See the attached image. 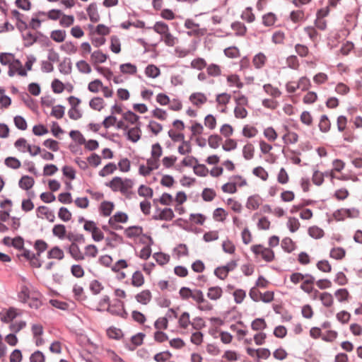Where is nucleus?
<instances>
[{"instance_id": "5", "label": "nucleus", "mask_w": 362, "mask_h": 362, "mask_svg": "<svg viewBox=\"0 0 362 362\" xmlns=\"http://www.w3.org/2000/svg\"><path fill=\"white\" fill-rule=\"evenodd\" d=\"M119 303L121 304V308L120 309H116L115 305H109V307L106 309L107 312L110 313L112 315L115 316H119L123 319H127L128 317V313L125 310L124 303L119 300Z\"/></svg>"}, {"instance_id": "56", "label": "nucleus", "mask_w": 362, "mask_h": 362, "mask_svg": "<svg viewBox=\"0 0 362 362\" xmlns=\"http://www.w3.org/2000/svg\"><path fill=\"white\" fill-rule=\"evenodd\" d=\"M71 216V213L66 207L62 206L59 208L58 211V217L63 221L67 222L70 221Z\"/></svg>"}, {"instance_id": "51", "label": "nucleus", "mask_w": 362, "mask_h": 362, "mask_svg": "<svg viewBox=\"0 0 362 362\" xmlns=\"http://www.w3.org/2000/svg\"><path fill=\"white\" fill-rule=\"evenodd\" d=\"M334 296L337 297L338 301L341 303L348 300L349 293L346 288H339L335 291Z\"/></svg>"}, {"instance_id": "2", "label": "nucleus", "mask_w": 362, "mask_h": 362, "mask_svg": "<svg viewBox=\"0 0 362 362\" xmlns=\"http://www.w3.org/2000/svg\"><path fill=\"white\" fill-rule=\"evenodd\" d=\"M68 100L70 105H71V108L68 111V115L69 118L74 120H77L81 118L82 113L78 109L76 108V107L81 103V99L71 95L68 98Z\"/></svg>"}, {"instance_id": "16", "label": "nucleus", "mask_w": 362, "mask_h": 362, "mask_svg": "<svg viewBox=\"0 0 362 362\" xmlns=\"http://www.w3.org/2000/svg\"><path fill=\"white\" fill-rule=\"evenodd\" d=\"M22 38L25 41L24 46L28 47L32 46L35 42L37 41V37L33 35L30 31L26 33H21Z\"/></svg>"}, {"instance_id": "57", "label": "nucleus", "mask_w": 362, "mask_h": 362, "mask_svg": "<svg viewBox=\"0 0 362 362\" xmlns=\"http://www.w3.org/2000/svg\"><path fill=\"white\" fill-rule=\"evenodd\" d=\"M160 40H163L165 44L169 47L174 46L178 42V39L174 37L169 31L166 33Z\"/></svg>"}, {"instance_id": "12", "label": "nucleus", "mask_w": 362, "mask_h": 362, "mask_svg": "<svg viewBox=\"0 0 362 362\" xmlns=\"http://www.w3.org/2000/svg\"><path fill=\"white\" fill-rule=\"evenodd\" d=\"M59 72L64 75L70 74L72 70V63L70 58L65 57L59 64Z\"/></svg>"}, {"instance_id": "36", "label": "nucleus", "mask_w": 362, "mask_h": 362, "mask_svg": "<svg viewBox=\"0 0 362 362\" xmlns=\"http://www.w3.org/2000/svg\"><path fill=\"white\" fill-rule=\"evenodd\" d=\"M89 106L98 111H100L104 107V100L100 97H95L89 102Z\"/></svg>"}, {"instance_id": "49", "label": "nucleus", "mask_w": 362, "mask_h": 362, "mask_svg": "<svg viewBox=\"0 0 362 362\" xmlns=\"http://www.w3.org/2000/svg\"><path fill=\"white\" fill-rule=\"evenodd\" d=\"M14 124L17 129L24 131L27 129L28 124L25 119L21 116L16 115L13 118Z\"/></svg>"}, {"instance_id": "44", "label": "nucleus", "mask_w": 362, "mask_h": 362, "mask_svg": "<svg viewBox=\"0 0 362 362\" xmlns=\"http://www.w3.org/2000/svg\"><path fill=\"white\" fill-rule=\"evenodd\" d=\"M264 90L269 95L274 98H279L281 95V92L278 88L273 87L271 84L267 83L263 86Z\"/></svg>"}, {"instance_id": "38", "label": "nucleus", "mask_w": 362, "mask_h": 362, "mask_svg": "<svg viewBox=\"0 0 362 362\" xmlns=\"http://www.w3.org/2000/svg\"><path fill=\"white\" fill-rule=\"evenodd\" d=\"M50 37L56 42H62L66 38V31L64 30H54L51 32Z\"/></svg>"}, {"instance_id": "19", "label": "nucleus", "mask_w": 362, "mask_h": 362, "mask_svg": "<svg viewBox=\"0 0 362 362\" xmlns=\"http://www.w3.org/2000/svg\"><path fill=\"white\" fill-rule=\"evenodd\" d=\"M266 61L267 57L265 54L262 52H259L254 56L252 63L256 69H260L264 66Z\"/></svg>"}, {"instance_id": "23", "label": "nucleus", "mask_w": 362, "mask_h": 362, "mask_svg": "<svg viewBox=\"0 0 362 362\" xmlns=\"http://www.w3.org/2000/svg\"><path fill=\"white\" fill-rule=\"evenodd\" d=\"M30 292L29 288L26 285H23L21 287V290L18 293V300L23 303H25L30 299Z\"/></svg>"}, {"instance_id": "61", "label": "nucleus", "mask_w": 362, "mask_h": 362, "mask_svg": "<svg viewBox=\"0 0 362 362\" xmlns=\"http://www.w3.org/2000/svg\"><path fill=\"white\" fill-rule=\"evenodd\" d=\"M89 288L93 295L99 294L101 292V291L103 290L104 288L102 284L96 279L93 280L90 283Z\"/></svg>"}, {"instance_id": "41", "label": "nucleus", "mask_w": 362, "mask_h": 362, "mask_svg": "<svg viewBox=\"0 0 362 362\" xmlns=\"http://www.w3.org/2000/svg\"><path fill=\"white\" fill-rule=\"evenodd\" d=\"M320 300L322 305L327 308L331 307L334 301L332 295L328 292L322 293L320 296Z\"/></svg>"}, {"instance_id": "20", "label": "nucleus", "mask_w": 362, "mask_h": 362, "mask_svg": "<svg viewBox=\"0 0 362 362\" xmlns=\"http://www.w3.org/2000/svg\"><path fill=\"white\" fill-rule=\"evenodd\" d=\"M153 29L156 33L164 35L169 31L168 25L162 21L156 22L153 27H148V29Z\"/></svg>"}, {"instance_id": "46", "label": "nucleus", "mask_w": 362, "mask_h": 362, "mask_svg": "<svg viewBox=\"0 0 362 362\" xmlns=\"http://www.w3.org/2000/svg\"><path fill=\"white\" fill-rule=\"evenodd\" d=\"M138 194L140 197L151 198L153 195V191L150 187L141 185L138 189Z\"/></svg>"}, {"instance_id": "15", "label": "nucleus", "mask_w": 362, "mask_h": 362, "mask_svg": "<svg viewBox=\"0 0 362 362\" xmlns=\"http://www.w3.org/2000/svg\"><path fill=\"white\" fill-rule=\"evenodd\" d=\"M91 61L94 64L104 63L108 58V55L104 54L101 50L94 51L90 55Z\"/></svg>"}, {"instance_id": "43", "label": "nucleus", "mask_w": 362, "mask_h": 362, "mask_svg": "<svg viewBox=\"0 0 362 362\" xmlns=\"http://www.w3.org/2000/svg\"><path fill=\"white\" fill-rule=\"evenodd\" d=\"M117 169V165L114 163H109L106 164L103 169H101L98 175L100 177H105L107 175L112 174Z\"/></svg>"}, {"instance_id": "22", "label": "nucleus", "mask_w": 362, "mask_h": 362, "mask_svg": "<svg viewBox=\"0 0 362 362\" xmlns=\"http://www.w3.org/2000/svg\"><path fill=\"white\" fill-rule=\"evenodd\" d=\"M64 257V251L58 246L53 247L48 252H47V258L48 259H58L59 260L62 259Z\"/></svg>"}, {"instance_id": "48", "label": "nucleus", "mask_w": 362, "mask_h": 362, "mask_svg": "<svg viewBox=\"0 0 362 362\" xmlns=\"http://www.w3.org/2000/svg\"><path fill=\"white\" fill-rule=\"evenodd\" d=\"M261 256L267 262H271L274 259V252L271 248L263 247L261 250Z\"/></svg>"}, {"instance_id": "53", "label": "nucleus", "mask_w": 362, "mask_h": 362, "mask_svg": "<svg viewBox=\"0 0 362 362\" xmlns=\"http://www.w3.org/2000/svg\"><path fill=\"white\" fill-rule=\"evenodd\" d=\"M69 136L79 145L86 144V139L78 130H71L69 132Z\"/></svg>"}, {"instance_id": "3", "label": "nucleus", "mask_w": 362, "mask_h": 362, "mask_svg": "<svg viewBox=\"0 0 362 362\" xmlns=\"http://www.w3.org/2000/svg\"><path fill=\"white\" fill-rule=\"evenodd\" d=\"M124 134L127 140L133 143L137 142L141 136V122H139L136 127L129 129Z\"/></svg>"}, {"instance_id": "45", "label": "nucleus", "mask_w": 362, "mask_h": 362, "mask_svg": "<svg viewBox=\"0 0 362 362\" xmlns=\"http://www.w3.org/2000/svg\"><path fill=\"white\" fill-rule=\"evenodd\" d=\"M192 167L194 173L197 176L206 177L209 173V170L204 164H199L198 163L197 165H194Z\"/></svg>"}, {"instance_id": "59", "label": "nucleus", "mask_w": 362, "mask_h": 362, "mask_svg": "<svg viewBox=\"0 0 362 362\" xmlns=\"http://www.w3.org/2000/svg\"><path fill=\"white\" fill-rule=\"evenodd\" d=\"M179 326L181 328L186 329L189 325H191V322L189 320V313L188 312H184L180 315L178 320Z\"/></svg>"}, {"instance_id": "42", "label": "nucleus", "mask_w": 362, "mask_h": 362, "mask_svg": "<svg viewBox=\"0 0 362 362\" xmlns=\"http://www.w3.org/2000/svg\"><path fill=\"white\" fill-rule=\"evenodd\" d=\"M66 227L63 224H57L52 228V233L59 239H64L66 235Z\"/></svg>"}, {"instance_id": "21", "label": "nucleus", "mask_w": 362, "mask_h": 362, "mask_svg": "<svg viewBox=\"0 0 362 362\" xmlns=\"http://www.w3.org/2000/svg\"><path fill=\"white\" fill-rule=\"evenodd\" d=\"M128 215L122 211L117 212L112 217H110L108 220L109 224H112L113 222H118L124 223L128 221Z\"/></svg>"}, {"instance_id": "6", "label": "nucleus", "mask_w": 362, "mask_h": 362, "mask_svg": "<svg viewBox=\"0 0 362 362\" xmlns=\"http://www.w3.org/2000/svg\"><path fill=\"white\" fill-rule=\"evenodd\" d=\"M37 216L38 218H42V216L40 215L43 214L45 216L46 218L51 223L54 222L55 220V215L52 211H50L49 208L46 206H40L36 209Z\"/></svg>"}, {"instance_id": "29", "label": "nucleus", "mask_w": 362, "mask_h": 362, "mask_svg": "<svg viewBox=\"0 0 362 362\" xmlns=\"http://www.w3.org/2000/svg\"><path fill=\"white\" fill-rule=\"evenodd\" d=\"M251 328L254 331L264 330L267 328L265 320L262 317L255 319L251 323Z\"/></svg>"}, {"instance_id": "26", "label": "nucleus", "mask_w": 362, "mask_h": 362, "mask_svg": "<svg viewBox=\"0 0 362 362\" xmlns=\"http://www.w3.org/2000/svg\"><path fill=\"white\" fill-rule=\"evenodd\" d=\"M153 257L159 265H165L170 261V255L162 252H155Z\"/></svg>"}, {"instance_id": "58", "label": "nucleus", "mask_w": 362, "mask_h": 362, "mask_svg": "<svg viewBox=\"0 0 362 362\" xmlns=\"http://www.w3.org/2000/svg\"><path fill=\"white\" fill-rule=\"evenodd\" d=\"M222 141V138L218 134H211L208 139L209 146L214 149L218 148L220 141Z\"/></svg>"}, {"instance_id": "31", "label": "nucleus", "mask_w": 362, "mask_h": 362, "mask_svg": "<svg viewBox=\"0 0 362 362\" xmlns=\"http://www.w3.org/2000/svg\"><path fill=\"white\" fill-rule=\"evenodd\" d=\"M120 71L124 74H134L136 73L137 68L136 65L128 62L125 64H122L119 66Z\"/></svg>"}, {"instance_id": "14", "label": "nucleus", "mask_w": 362, "mask_h": 362, "mask_svg": "<svg viewBox=\"0 0 362 362\" xmlns=\"http://www.w3.org/2000/svg\"><path fill=\"white\" fill-rule=\"evenodd\" d=\"M138 303L147 305L151 300L152 296L149 290H144L135 296Z\"/></svg>"}, {"instance_id": "52", "label": "nucleus", "mask_w": 362, "mask_h": 362, "mask_svg": "<svg viewBox=\"0 0 362 362\" xmlns=\"http://www.w3.org/2000/svg\"><path fill=\"white\" fill-rule=\"evenodd\" d=\"M64 112L65 107L62 105H57L52 107L50 115L56 117L57 119H61L64 117Z\"/></svg>"}, {"instance_id": "33", "label": "nucleus", "mask_w": 362, "mask_h": 362, "mask_svg": "<svg viewBox=\"0 0 362 362\" xmlns=\"http://www.w3.org/2000/svg\"><path fill=\"white\" fill-rule=\"evenodd\" d=\"M281 247L286 252L291 253L295 250V243L290 238H284L281 241Z\"/></svg>"}, {"instance_id": "50", "label": "nucleus", "mask_w": 362, "mask_h": 362, "mask_svg": "<svg viewBox=\"0 0 362 362\" xmlns=\"http://www.w3.org/2000/svg\"><path fill=\"white\" fill-rule=\"evenodd\" d=\"M122 117L124 120L129 122L132 124L136 123L139 119V116L132 110H127L126 112L122 113Z\"/></svg>"}, {"instance_id": "55", "label": "nucleus", "mask_w": 362, "mask_h": 362, "mask_svg": "<svg viewBox=\"0 0 362 362\" xmlns=\"http://www.w3.org/2000/svg\"><path fill=\"white\" fill-rule=\"evenodd\" d=\"M60 49L68 54H75L77 52V47L71 41L66 42L64 44L60 46Z\"/></svg>"}, {"instance_id": "40", "label": "nucleus", "mask_w": 362, "mask_h": 362, "mask_svg": "<svg viewBox=\"0 0 362 362\" xmlns=\"http://www.w3.org/2000/svg\"><path fill=\"white\" fill-rule=\"evenodd\" d=\"M17 315L18 314L16 313V309L13 307H11L6 311V315L1 317V321L4 323H8L9 322L15 319L17 317Z\"/></svg>"}, {"instance_id": "34", "label": "nucleus", "mask_w": 362, "mask_h": 362, "mask_svg": "<svg viewBox=\"0 0 362 362\" xmlns=\"http://www.w3.org/2000/svg\"><path fill=\"white\" fill-rule=\"evenodd\" d=\"M111 51L115 54H118L121 51V42L119 38L117 35H112L110 37Z\"/></svg>"}, {"instance_id": "9", "label": "nucleus", "mask_w": 362, "mask_h": 362, "mask_svg": "<svg viewBox=\"0 0 362 362\" xmlns=\"http://www.w3.org/2000/svg\"><path fill=\"white\" fill-rule=\"evenodd\" d=\"M143 228L140 226H132L124 230L126 236L129 238H138L141 236Z\"/></svg>"}, {"instance_id": "25", "label": "nucleus", "mask_w": 362, "mask_h": 362, "mask_svg": "<svg viewBox=\"0 0 362 362\" xmlns=\"http://www.w3.org/2000/svg\"><path fill=\"white\" fill-rule=\"evenodd\" d=\"M231 28L235 31L236 36H244L247 31V28L244 23L240 21H235L231 24Z\"/></svg>"}, {"instance_id": "1", "label": "nucleus", "mask_w": 362, "mask_h": 362, "mask_svg": "<svg viewBox=\"0 0 362 362\" xmlns=\"http://www.w3.org/2000/svg\"><path fill=\"white\" fill-rule=\"evenodd\" d=\"M185 27L190 30L187 31L188 36H202L205 34L206 28H199V24L195 23L192 19L187 18L185 22Z\"/></svg>"}, {"instance_id": "60", "label": "nucleus", "mask_w": 362, "mask_h": 362, "mask_svg": "<svg viewBox=\"0 0 362 362\" xmlns=\"http://www.w3.org/2000/svg\"><path fill=\"white\" fill-rule=\"evenodd\" d=\"M134 182L132 180L126 178L124 180H122V182H119V191L122 194L127 193L128 189H131L133 187Z\"/></svg>"}, {"instance_id": "39", "label": "nucleus", "mask_w": 362, "mask_h": 362, "mask_svg": "<svg viewBox=\"0 0 362 362\" xmlns=\"http://www.w3.org/2000/svg\"><path fill=\"white\" fill-rule=\"evenodd\" d=\"M4 164L8 167L13 170L18 169L21 165V161L16 157L9 156L7 157L4 160Z\"/></svg>"}, {"instance_id": "17", "label": "nucleus", "mask_w": 362, "mask_h": 362, "mask_svg": "<svg viewBox=\"0 0 362 362\" xmlns=\"http://www.w3.org/2000/svg\"><path fill=\"white\" fill-rule=\"evenodd\" d=\"M114 204L110 201H104L100 204V211L103 216H110L112 210L114 209Z\"/></svg>"}, {"instance_id": "30", "label": "nucleus", "mask_w": 362, "mask_h": 362, "mask_svg": "<svg viewBox=\"0 0 362 362\" xmlns=\"http://www.w3.org/2000/svg\"><path fill=\"white\" fill-rule=\"evenodd\" d=\"M308 235L314 239H320L324 236V230L316 226H310L308 230Z\"/></svg>"}, {"instance_id": "64", "label": "nucleus", "mask_w": 362, "mask_h": 362, "mask_svg": "<svg viewBox=\"0 0 362 362\" xmlns=\"http://www.w3.org/2000/svg\"><path fill=\"white\" fill-rule=\"evenodd\" d=\"M45 356L41 351H35L30 356V362H45Z\"/></svg>"}, {"instance_id": "11", "label": "nucleus", "mask_w": 362, "mask_h": 362, "mask_svg": "<svg viewBox=\"0 0 362 362\" xmlns=\"http://www.w3.org/2000/svg\"><path fill=\"white\" fill-rule=\"evenodd\" d=\"M189 100L194 105L200 106L207 101V98L204 93L197 92L190 95Z\"/></svg>"}, {"instance_id": "37", "label": "nucleus", "mask_w": 362, "mask_h": 362, "mask_svg": "<svg viewBox=\"0 0 362 362\" xmlns=\"http://www.w3.org/2000/svg\"><path fill=\"white\" fill-rule=\"evenodd\" d=\"M346 255V251L343 247H333L329 253L330 257L340 260L342 259Z\"/></svg>"}, {"instance_id": "13", "label": "nucleus", "mask_w": 362, "mask_h": 362, "mask_svg": "<svg viewBox=\"0 0 362 362\" xmlns=\"http://www.w3.org/2000/svg\"><path fill=\"white\" fill-rule=\"evenodd\" d=\"M35 184L34 179L29 175H23L18 182L19 187L24 190L31 189Z\"/></svg>"}, {"instance_id": "18", "label": "nucleus", "mask_w": 362, "mask_h": 362, "mask_svg": "<svg viewBox=\"0 0 362 362\" xmlns=\"http://www.w3.org/2000/svg\"><path fill=\"white\" fill-rule=\"evenodd\" d=\"M222 288L220 286H211L209 288L207 297L212 300H217L222 296Z\"/></svg>"}, {"instance_id": "4", "label": "nucleus", "mask_w": 362, "mask_h": 362, "mask_svg": "<svg viewBox=\"0 0 362 362\" xmlns=\"http://www.w3.org/2000/svg\"><path fill=\"white\" fill-rule=\"evenodd\" d=\"M12 16L17 21L16 28L18 30L23 33V31L26 30L28 28V25L27 23L23 20L22 17L23 14L21 13L18 10L13 9L11 11Z\"/></svg>"}, {"instance_id": "47", "label": "nucleus", "mask_w": 362, "mask_h": 362, "mask_svg": "<svg viewBox=\"0 0 362 362\" xmlns=\"http://www.w3.org/2000/svg\"><path fill=\"white\" fill-rule=\"evenodd\" d=\"M276 21V15L272 12L267 13L262 16V23L267 27L273 25Z\"/></svg>"}, {"instance_id": "24", "label": "nucleus", "mask_w": 362, "mask_h": 362, "mask_svg": "<svg viewBox=\"0 0 362 362\" xmlns=\"http://www.w3.org/2000/svg\"><path fill=\"white\" fill-rule=\"evenodd\" d=\"M145 74L151 78H156L160 74V69L154 64H148L145 68Z\"/></svg>"}, {"instance_id": "62", "label": "nucleus", "mask_w": 362, "mask_h": 362, "mask_svg": "<svg viewBox=\"0 0 362 362\" xmlns=\"http://www.w3.org/2000/svg\"><path fill=\"white\" fill-rule=\"evenodd\" d=\"M254 146L251 144H247L244 146L243 149V155L245 159L250 160L254 156Z\"/></svg>"}, {"instance_id": "8", "label": "nucleus", "mask_w": 362, "mask_h": 362, "mask_svg": "<svg viewBox=\"0 0 362 362\" xmlns=\"http://www.w3.org/2000/svg\"><path fill=\"white\" fill-rule=\"evenodd\" d=\"M86 11L91 22L97 23L100 21V15L98 13L97 4L95 3L90 4L87 7Z\"/></svg>"}, {"instance_id": "10", "label": "nucleus", "mask_w": 362, "mask_h": 362, "mask_svg": "<svg viewBox=\"0 0 362 362\" xmlns=\"http://www.w3.org/2000/svg\"><path fill=\"white\" fill-rule=\"evenodd\" d=\"M69 252L71 256L76 261L83 260L85 258V255L81 252L78 245L75 243L71 244Z\"/></svg>"}, {"instance_id": "63", "label": "nucleus", "mask_w": 362, "mask_h": 362, "mask_svg": "<svg viewBox=\"0 0 362 362\" xmlns=\"http://www.w3.org/2000/svg\"><path fill=\"white\" fill-rule=\"evenodd\" d=\"M285 144H296L298 140V135L296 132H288L282 137Z\"/></svg>"}, {"instance_id": "35", "label": "nucleus", "mask_w": 362, "mask_h": 362, "mask_svg": "<svg viewBox=\"0 0 362 362\" xmlns=\"http://www.w3.org/2000/svg\"><path fill=\"white\" fill-rule=\"evenodd\" d=\"M107 334L110 338L116 340H119L123 337L122 331L113 326L107 329Z\"/></svg>"}, {"instance_id": "27", "label": "nucleus", "mask_w": 362, "mask_h": 362, "mask_svg": "<svg viewBox=\"0 0 362 362\" xmlns=\"http://www.w3.org/2000/svg\"><path fill=\"white\" fill-rule=\"evenodd\" d=\"M259 197L257 194L250 196L247 198L246 203V207L248 209L255 210L259 208Z\"/></svg>"}, {"instance_id": "7", "label": "nucleus", "mask_w": 362, "mask_h": 362, "mask_svg": "<svg viewBox=\"0 0 362 362\" xmlns=\"http://www.w3.org/2000/svg\"><path fill=\"white\" fill-rule=\"evenodd\" d=\"M175 217L174 212L171 208H165L160 211L159 215H153L152 218L153 220H165L171 221Z\"/></svg>"}, {"instance_id": "28", "label": "nucleus", "mask_w": 362, "mask_h": 362, "mask_svg": "<svg viewBox=\"0 0 362 362\" xmlns=\"http://www.w3.org/2000/svg\"><path fill=\"white\" fill-rule=\"evenodd\" d=\"M319 129L323 133L328 132L331 127V123L327 115H322L319 123Z\"/></svg>"}, {"instance_id": "32", "label": "nucleus", "mask_w": 362, "mask_h": 362, "mask_svg": "<svg viewBox=\"0 0 362 362\" xmlns=\"http://www.w3.org/2000/svg\"><path fill=\"white\" fill-rule=\"evenodd\" d=\"M144 284V277L140 271H136L132 274V284L135 287H140Z\"/></svg>"}, {"instance_id": "54", "label": "nucleus", "mask_w": 362, "mask_h": 362, "mask_svg": "<svg viewBox=\"0 0 362 362\" xmlns=\"http://www.w3.org/2000/svg\"><path fill=\"white\" fill-rule=\"evenodd\" d=\"M216 195V192L213 189L208 187L204 188L202 193V199L205 202H211Z\"/></svg>"}]
</instances>
